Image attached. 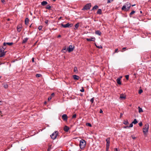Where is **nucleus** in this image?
Segmentation results:
<instances>
[{
	"label": "nucleus",
	"mask_w": 151,
	"mask_h": 151,
	"mask_svg": "<svg viewBox=\"0 0 151 151\" xmlns=\"http://www.w3.org/2000/svg\"><path fill=\"white\" fill-rule=\"evenodd\" d=\"M131 4L129 2H127L125 5H124L122 8V10L128 11L131 7Z\"/></svg>",
	"instance_id": "nucleus-1"
},
{
	"label": "nucleus",
	"mask_w": 151,
	"mask_h": 151,
	"mask_svg": "<svg viewBox=\"0 0 151 151\" xmlns=\"http://www.w3.org/2000/svg\"><path fill=\"white\" fill-rule=\"evenodd\" d=\"M86 144V141L83 139L80 141L79 146L81 149H83L85 147Z\"/></svg>",
	"instance_id": "nucleus-2"
},
{
	"label": "nucleus",
	"mask_w": 151,
	"mask_h": 151,
	"mask_svg": "<svg viewBox=\"0 0 151 151\" xmlns=\"http://www.w3.org/2000/svg\"><path fill=\"white\" fill-rule=\"evenodd\" d=\"M149 127V125L148 124H146L144 127L143 128V132L144 134H146L148 131V129Z\"/></svg>",
	"instance_id": "nucleus-3"
},
{
	"label": "nucleus",
	"mask_w": 151,
	"mask_h": 151,
	"mask_svg": "<svg viewBox=\"0 0 151 151\" xmlns=\"http://www.w3.org/2000/svg\"><path fill=\"white\" fill-rule=\"evenodd\" d=\"M58 132L57 131H55L50 135L51 138L53 139H55L58 134Z\"/></svg>",
	"instance_id": "nucleus-4"
},
{
	"label": "nucleus",
	"mask_w": 151,
	"mask_h": 151,
	"mask_svg": "<svg viewBox=\"0 0 151 151\" xmlns=\"http://www.w3.org/2000/svg\"><path fill=\"white\" fill-rule=\"evenodd\" d=\"M61 25L64 28H69L72 27L73 24H69V23H68L65 24H61Z\"/></svg>",
	"instance_id": "nucleus-5"
},
{
	"label": "nucleus",
	"mask_w": 151,
	"mask_h": 151,
	"mask_svg": "<svg viewBox=\"0 0 151 151\" xmlns=\"http://www.w3.org/2000/svg\"><path fill=\"white\" fill-rule=\"evenodd\" d=\"M91 6V3L87 4L83 8L82 10H88L90 9Z\"/></svg>",
	"instance_id": "nucleus-6"
},
{
	"label": "nucleus",
	"mask_w": 151,
	"mask_h": 151,
	"mask_svg": "<svg viewBox=\"0 0 151 151\" xmlns=\"http://www.w3.org/2000/svg\"><path fill=\"white\" fill-rule=\"evenodd\" d=\"M74 49V46H73L72 45H70L68 48L67 50H68L69 52H71Z\"/></svg>",
	"instance_id": "nucleus-7"
},
{
	"label": "nucleus",
	"mask_w": 151,
	"mask_h": 151,
	"mask_svg": "<svg viewBox=\"0 0 151 151\" xmlns=\"http://www.w3.org/2000/svg\"><path fill=\"white\" fill-rule=\"evenodd\" d=\"M62 118L64 121H67L68 117L66 114H64L62 116Z\"/></svg>",
	"instance_id": "nucleus-8"
},
{
	"label": "nucleus",
	"mask_w": 151,
	"mask_h": 151,
	"mask_svg": "<svg viewBox=\"0 0 151 151\" xmlns=\"http://www.w3.org/2000/svg\"><path fill=\"white\" fill-rule=\"evenodd\" d=\"M110 138H108L107 139H106V146L109 147V146H110Z\"/></svg>",
	"instance_id": "nucleus-9"
},
{
	"label": "nucleus",
	"mask_w": 151,
	"mask_h": 151,
	"mask_svg": "<svg viewBox=\"0 0 151 151\" xmlns=\"http://www.w3.org/2000/svg\"><path fill=\"white\" fill-rule=\"evenodd\" d=\"M95 40V37H91V38H87L86 40L88 41H94Z\"/></svg>",
	"instance_id": "nucleus-10"
},
{
	"label": "nucleus",
	"mask_w": 151,
	"mask_h": 151,
	"mask_svg": "<svg viewBox=\"0 0 151 151\" xmlns=\"http://www.w3.org/2000/svg\"><path fill=\"white\" fill-rule=\"evenodd\" d=\"M64 131L65 132H68V130H69V127L66 126H65L64 128Z\"/></svg>",
	"instance_id": "nucleus-11"
},
{
	"label": "nucleus",
	"mask_w": 151,
	"mask_h": 151,
	"mask_svg": "<svg viewBox=\"0 0 151 151\" xmlns=\"http://www.w3.org/2000/svg\"><path fill=\"white\" fill-rule=\"evenodd\" d=\"M73 77L74 79L76 80H78L79 78V77L76 75H73Z\"/></svg>",
	"instance_id": "nucleus-12"
},
{
	"label": "nucleus",
	"mask_w": 151,
	"mask_h": 151,
	"mask_svg": "<svg viewBox=\"0 0 151 151\" xmlns=\"http://www.w3.org/2000/svg\"><path fill=\"white\" fill-rule=\"evenodd\" d=\"M47 4V2L46 1H43L41 2V5L43 6H45Z\"/></svg>",
	"instance_id": "nucleus-13"
},
{
	"label": "nucleus",
	"mask_w": 151,
	"mask_h": 151,
	"mask_svg": "<svg viewBox=\"0 0 151 151\" xmlns=\"http://www.w3.org/2000/svg\"><path fill=\"white\" fill-rule=\"evenodd\" d=\"M95 33L96 35H97L100 36L101 35V33L99 30H96L95 31Z\"/></svg>",
	"instance_id": "nucleus-14"
},
{
	"label": "nucleus",
	"mask_w": 151,
	"mask_h": 151,
	"mask_svg": "<svg viewBox=\"0 0 151 151\" xmlns=\"http://www.w3.org/2000/svg\"><path fill=\"white\" fill-rule=\"evenodd\" d=\"M120 98L121 99H125L126 98V96L122 94L120 95Z\"/></svg>",
	"instance_id": "nucleus-15"
},
{
	"label": "nucleus",
	"mask_w": 151,
	"mask_h": 151,
	"mask_svg": "<svg viewBox=\"0 0 151 151\" xmlns=\"http://www.w3.org/2000/svg\"><path fill=\"white\" fill-rule=\"evenodd\" d=\"M1 52V53L0 54V58L4 56L5 55L6 52Z\"/></svg>",
	"instance_id": "nucleus-16"
},
{
	"label": "nucleus",
	"mask_w": 151,
	"mask_h": 151,
	"mask_svg": "<svg viewBox=\"0 0 151 151\" xmlns=\"http://www.w3.org/2000/svg\"><path fill=\"white\" fill-rule=\"evenodd\" d=\"M120 80L121 79L120 78H118L116 79L117 82L118 84L120 85L121 84Z\"/></svg>",
	"instance_id": "nucleus-17"
},
{
	"label": "nucleus",
	"mask_w": 151,
	"mask_h": 151,
	"mask_svg": "<svg viewBox=\"0 0 151 151\" xmlns=\"http://www.w3.org/2000/svg\"><path fill=\"white\" fill-rule=\"evenodd\" d=\"M25 23L26 25H27L29 23V19L28 18H27L25 19Z\"/></svg>",
	"instance_id": "nucleus-18"
},
{
	"label": "nucleus",
	"mask_w": 151,
	"mask_h": 151,
	"mask_svg": "<svg viewBox=\"0 0 151 151\" xmlns=\"http://www.w3.org/2000/svg\"><path fill=\"white\" fill-rule=\"evenodd\" d=\"M79 27V23H77L75 25V27L74 28V30H76Z\"/></svg>",
	"instance_id": "nucleus-19"
},
{
	"label": "nucleus",
	"mask_w": 151,
	"mask_h": 151,
	"mask_svg": "<svg viewBox=\"0 0 151 151\" xmlns=\"http://www.w3.org/2000/svg\"><path fill=\"white\" fill-rule=\"evenodd\" d=\"M97 14H101L102 13V10L101 9H99L97 12Z\"/></svg>",
	"instance_id": "nucleus-20"
},
{
	"label": "nucleus",
	"mask_w": 151,
	"mask_h": 151,
	"mask_svg": "<svg viewBox=\"0 0 151 151\" xmlns=\"http://www.w3.org/2000/svg\"><path fill=\"white\" fill-rule=\"evenodd\" d=\"M28 39V38H25L23 40L22 43H24L25 42H27Z\"/></svg>",
	"instance_id": "nucleus-21"
},
{
	"label": "nucleus",
	"mask_w": 151,
	"mask_h": 151,
	"mask_svg": "<svg viewBox=\"0 0 151 151\" xmlns=\"http://www.w3.org/2000/svg\"><path fill=\"white\" fill-rule=\"evenodd\" d=\"M98 8V6L97 5H95L92 9L91 10L96 9Z\"/></svg>",
	"instance_id": "nucleus-22"
},
{
	"label": "nucleus",
	"mask_w": 151,
	"mask_h": 151,
	"mask_svg": "<svg viewBox=\"0 0 151 151\" xmlns=\"http://www.w3.org/2000/svg\"><path fill=\"white\" fill-rule=\"evenodd\" d=\"M64 50L66 51H67V50H66V47H63V48L62 50V51L63 52H65L64 51Z\"/></svg>",
	"instance_id": "nucleus-23"
},
{
	"label": "nucleus",
	"mask_w": 151,
	"mask_h": 151,
	"mask_svg": "<svg viewBox=\"0 0 151 151\" xmlns=\"http://www.w3.org/2000/svg\"><path fill=\"white\" fill-rule=\"evenodd\" d=\"M138 123V122L136 119H134L133 121L132 122V123L134 124H136Z\"/></svg>",
	"instance_id": "nucleus-24"
},
{
	"label": "nucleus",
	"mask_w": 151,
	"mask_h": 151,
	"mask_svg": "<svg viewBox=\"0 0 151 151\" xmlns=\"http://www.w3.org/2000/svg\"><path fill=\"white\" fill-rule=\"evenodd\" d=\"M48 10H50L51 9V7L50 5H47L45 7Z\"/></svg>",
	"instance_id": "nucleus-25"
},
{
	"label": "nucleus",
	"mask_w": 151,
	"mask_h": 151,
	"mask_svg": "<svg viewBox=\"0 0 151 151\" xmlns=\"http://www.w3.org/2000/svg\"><path fill=\"white\" fill-rule=\"evenodd\" d=\"M138 108L139 110V113H141L143 111L142 108H140V107H139Z\"/></svg>",
	"instance_id": "nucleus-26"
},
{
	"label": "nucleus",
	"mask_w": 151,
	"mask_h": 151,
	"mask_svg": "<svg viewBox=\"0 0 151 151\" xmlns=\"http://www.w3.org/2000/svg\"><path fill=\"white\" fill-rule=\"evenodd\" d=\"M135 13V11H132L129 14V16L130 17H131L132 15Z\"/></svg>",
	"instance_id": "nucleus-27"
},
{
	"label": "nucleus",
	"mask_w": 151,
	"mask_h": 151,
	"mask_svg": "<svg viewBox=\"0 0 151 151\" xmlns=\"http://www.w3.org/2000/svg\"><path fill=\"white\" fill-rule=\"evenodd\" d=\"M123 123L125 125H127L129 124V122L127 120H124V121Z\"/></svg>",
	"instance_id": "nucleus-28"
},
{
	"label": "nucleus",
	"mask_w": 151,
	"mask_h": 151,
	"mask_svg": "<svg viewBox=\"0 0 151 151\" xmlns=\"http://www.w3.org/2000/svg\"><path fill=\"white\" fill-rule=\"evenodd\" d=\"M4 87L5 88H7L8 87V85L6 83H4Z\"/></svg>",
	"instance_id": "nucleus-29"
},
{
	"label": "nucleus",
	"mask_w": 151,
	"mask_h": 151,
	"mask_svg": "<svg viewBox=\"0 0 151 151\" xmlns=\"http://www.w3.org/2000/svg\"><path fill=\"white\" fill-rule=\"evenodd\" d=\"M51 148V145H50L49 146L48 148L47 149V151H50Z\"/></svg>",
	"instance_id": "nucleus-30"
},
{
	"label": "nucleus",
	"mask_w": 151,
	"mask_h": 151,
	"mask_svg": "<svg viewBox=\"0 0 151 151\" xmlns=\"http://www.w3.org/2000/svg\"><path fill=\"white\" fill-rule=\"evenodd\" d=\"M17 31L18 32H20L21 31V29L20 27H17Z\"/></svg>",
	"instance_id": "nucleus-31"
},
{
	"label": "nucleus",
	"mask_w": 151,
	"mask_h": 151,
	"mask_svg": "<svg viewBox=\"0 0 151 151\" xmlns=\"http://www.w3.org/2000/svg\"><path fill=\"white\" fill-rule=\"evenodd\" d=\"M41 76V75L39 74H37L36 75V77L37 78L40 77Z\"/></svg>",
	"instance_id": "nucleus-32"
},
{
	"label": "nucleus",
	"mask_w": 151,
	"mask_h": 151,
	"mask_svg": "<svg viewBox=\"0 0 151 151\" xmlns=\"http://www.w3.org/2000/svg\"><path fill=\"white\" fill-rule=\"evenodd\" d=\"M5 48H6V47H5V48L3 47L0 50V52H4V50L5 49Z\"/></svg>",
	"instance_id": "nucleus-33"
},
{
	"label": "nucleus",
	"mask_w": 151,
	"mask_h": 151,
	"mask_svg": "<svg viewBox=\"0 0 151 151\" xmlns=\"http://www.w3.org/2000/svg\"><path fill=\"white\" fill-rule=\"evenodd\" d=\"M86 125L87 126L90 127H91L92 126L91 124L90 123H87L86 124Z\"/></svg>",
	"instance_id": "nucleus-34"
},
{
	"label": "nucleus",
	"mask_w": 151,
	"mask_h": 151,
	"mask_svg": "<svg viewBox=\"0 0 151 151\" xmlns=\"http://www.w3.org/2000/svg\"><path fill=\"white\" fill-rule=\"evenodd\" d=\"M77 68L76 67H75L74 69V72H76L77 71Z\"/></svg>",
	"instance_id": "nucleus-35"
},
{
	"label": "nucleus",
	"mask_w": 151,
	"mask_h": 151,
	"mask_svg": "<svg viewBox=\"0 0 151 151\" xmlns=\"http://www.w3.org/2000/svg\"><path fill=\"white\" fill-rule=\"evenodd\" d=\"M6 44L9 45H11L13 44V43L12 42H6Z\"/></svg>",
	"instance_id": "nucleus-36"
},
{
	"label": "nucleus",
	"mask_w": 151,
	"mask_h": 151,
	"mask_svg": "<svg viewBox=\"0 0 151 151\" xmlns=\"http://www.w3.org/2000/svg\"><path fill=\"white\" fill-rule=\"evenodd\" d=\"M42 26H39L38 29L39 30H42Z\"/></svg>",
	"instance_id": "nucleus-37"
},
{
	"label": "nucleus",
	"mask_w": 151,
	"mask_h": 151,
	"mask_svg": "<svg viewBox=\"0 0 151 151\" xmlns=\"http://www.w3.org/2000/svg\"><path fill=\"white\" fill-rule=\"evenodd\" d=\"M95 45L96 46V47H97V48H102V46L101 45H100V46H97L96 45V44H95Z\"/></svg>",
	"instance_id": "nucleus-38"
},
{
	"label": "nucleus",
	"mask_w": 151,
	"mask_h": 151,
	"mask_svg": "<svg viewBox=\"0 0 151 151\" xmlns=\"http://www.w3.org/2000/svg\"><path fill=\"white\" fill-rule=\"evenodd\" d=\"M143 92V91L142 89H141L139 90V91L138 93L139 94H140L141 93Z\"/></svg>",
	"instance_id": "nucleus-39"
},
{
	"label": "nucleus",
	"mask_w": 151,
	"mask_h": 151,
	"mask_svg": "<svg viewBox=\"0 0 151 151\" xmlns=\"http://www.w3.org/2000/svg\"><path fill=\"white\" fill-rule=\"evenodd\" d=\"M114 0H107V3H110L113 1Z\"/></svg>",
	"instance_id": "nucleus-40"
},
{
	"label": "nucleus",
	"mask_w": 151,
	"mask_h": 151,
	"mask_svg": "<svg viewBox=\"0 0 151 151\" xmlns=\"http://www.w3.org/2000/svg\"><path fill=\"white\" fill-rule=\"evenodd\" d=\"M125 78L127 80H128L129 79V75H127L125 76Z\"/></svg>",
	"instance_id": "nucleus-41"
},
{
	"label": "nucleus",
	"mask_w": 151,
	"mask_h": 151,
	"mask_svg": "<svg viewBox=\"0 0 151 151\" xmlns=\"http://www.w3.org/2000/svg\"><path fill=\"white\" fill-rule=\"evenodd\" d=\"M133 123H132V122L130 124L129 126V127H132L133 126Z\"/></svg>",
	"instance_id": "nucleus-42"
},
{
	"label": "nucleus",
	"mask_w": 151,
	"mask_h": 151,
	"mask_svg": "<svg viewBox=\"0 0 151 151\" xmlns=\"http://www.w3.org/2000/svg\"><path fill=\"white\" fill-rule=\"evenodd\" d=\"M94 101V98H93L92 99H91L90 100V101L92 103Z\"/></svg>",
	"instance_id": "nucleus-43"
},
{
	"label": "nucleus",
	"mask_w": 151,
	"mask_h": 151,
	"mask_svg": "<svg viewBox=\"0 0 151 151\" xmlns=\"http://www.w3.org/2000/svg\"><path fill=\"white\" fill-rule=\"evenodd\" d=\"M80 91L81 92H83L84 91V89L83 87H82V89H81Z\"/></svg>",
	"instance_id": "nucleus-44"
},
{
	"label": "nucleus",
	"mask_w": 151,
	"mask_h": 151,
	"mask_svg": "<svg viewBox=\"0 0 151 151\" xmlns=\"http://www.w3.org/2000/svg\"><path fill=\"white\" fill-rule=\"evenodd\" d=\"M76 114H74L72 116V118L73 119L75 118L76 117Z\"/></svg>",
	"instance_id": "nucleus-45"
},
{
	"label": "nucleus",
	"mask_w": 151,
	"mask_h": 151,
	"mask_svg": "<svg viewBox=\"0 0 151 151\" xmlns=\"http://www.w3.org/2000/svg\"><path fill=\"white\" fill-rule=\"evenodd\" d=\"M139 126L141 127L142 126V122H141L139 123Z\"/></svg>",
	"instance_id": "nucleus-46"
},
{
	"label": "nucleus",
	"mask_w": 151,
	"mask_h": 151,
	"mask_svg": "<svg viewBox=\"0 0 151 151\" xmlns=\"http://www.w3.org/2000/svg\"><path fill=\"white\" fill-rule=\"evenodd\" d=\"M118 51V49H117V48L115 50V52L114 53H116V52H117Z\"/></svg>",
	"instance_id": "nucleus-47"
},
{
	"label": "nucleus",
	"mask_w": 151,
	"mask_h": 151,
	"mask_svg": "<svg viewBox=\"0 0 151 151\" xmlns=\"http://www.w3.org/2000/svg\"><path fill=\"white\" fill-rule=\"evenodd\" d=\"M1 1L2 3H3L4 4L5 2L4 0H1Z\"/></svg>",
	"instance_id": "nucleus-48"
},
{
	"label": "nucleus",
	"mask_w": 151,
	"mask_h": 151,
	"mask_svg": "<svg viewBox=\"0 0 151 151\" xmlns=\"http://www.w3.org/2000/svg\"><path fill=\"white\" fill-rule=\"evenodd\" d=\"M106 151H108V150H109V147L106 146Z\"/></svg>",
	"instance_id": "nucleus-49"
},
{
	"label": "nucleus",
	"mask_w": 151,
	"mask_h": 151,
	"mask_svg": "<svg viewBox=\"0 0 151 151\" xmlns=\"http://www.w3.org/2000/svg\"><path fill=\"white\" fill-rule=\"evenodd\" d=\"M48 22V21L47 20H46L45 21V23L46 24H47Z\"/></svg>",
	"instance_id": "nucleus-50"
},
{
	"label": "nucleus",
	"mask_w": 151,
	"mask_h": 151,
	"mask_svg": "<svg viewBox=\"0 0 151 151\" xmlns=\"http://www.w3.org/2000/svg\"><path fill=\"white\" fill-rule=\"evenodd\" d=\"M35 58H32V62H34Z\"/></svg>",
	"instance_id": "nucleus-51"
},
{
	"label": "nucleus",
	"mask_w": 151,
	"mask_h": 151,
	"mask_svg": "<svg viewBox=\"0 0 151 151\" xmlns=\"http://www.w3.org/2000/svg\"><path fill=\"white\" fill-rule=\"evenodd\" d=\"M51 99H52L51 97L50 96V97H48V100H51Z\"/></svg>",
	"instance_id": "nucleus-52"
},
{
	"label": "nucleus",
	"mask_w": 151,
	"mask_h": 151,
	"mask_svg": "<svg viewBox=\"0 0 151 151\" xmlns=\"http://www.w3.org/2000/svg\"><path fill=\"white\" fill-rule=\"evenodd\" d=\"M132 138L133 139H135L136 138L135 137L133 136H132Z\"/></svg>",
	"instance_id": "nucleus-53"
},
{
	"label": "nucleus",
	"mask_w": 151,
	"mask_h": 151,
	"mask_svg": "<svg viewBox=\"0 0 151 151\" xmlns=\"http://www.w3.org/2000/svg\"><path fill=\"white\" fill-rule=\"evenodd\" d=\"M6 45H7V44H6V42H4L3 44V45L4 46H5Z\"/></svg>",
	"instance_id": "nucleus-54"
},
{
	"label": "nucleus",
	"mask_w": 151,
	"mask_h": 151,
	"mask_svg": "<svg viewBox=\"0 0 151 151\" xmlns=\"http://www.w3.org/2000/svg\"><path fill=\"white\" fill-rule=\"evenodd\" d=\"M123 115V114L122 113H121L120 114V117L121 118Z\"/></svg>",
	"instance_id": "nucleus-55"
},
{
	"label": "nucleus",
	"mask_w": 151,
	"mask_h": 151,
	"mask_svg": "<svg viewBox=\"0 0 151 151\" xmlns=\"http://www.w3.org/2000/svg\"><path fill=\"white\" fill-rule=\"evenodd\" d=\"M103 111L101 109H100V113H103Z\"/></svg>",
	"instance_id": "nucleus-56"
},
{
	"label": "nucleus",
	"mask_w": 151,
	"mask_h": 151,
	"mask_svg": "<svg viewBox=\"0 0 151 151\" xmlns=\"http://www.w3.org/2000/svg\"><path fill=\"white\" fill-rule=\"evenodd\" d=\"M129 126H124V128H129Z\"/></svg>",
	"instance_id": "nucleus-57"
},
{
	"label": "nucleus",
	"mask_w": 151,
	"mask_h": 151,
	"mask_svg": "<svg viewBox=\"0 0 151 151\" xmlns=\"http://www.w3.org/2000/svg\"><path fill=\"white\" fill-rule=\"evenodd\" d=\"M114 151H119L118 150V149L117 148H116L115 149Z\"/></svg>",
	"instance_id": "nucleus-58"
},
{
	"label": "nucleus",
	"mask_w": 151,
	"mask_h": 151,
	"mask_svg": "<svg viewBox=\"0 0 151 151\" xmlns=\"http://www.w3.org/2000/svg\"><path fill=\"white\" fill-rule=\"evenodd\" d=\"M54 95H55V94H54V93H52L51 94V96H54Z\"/></svg>",
	"instance_id": "nucleus-59"
},
{
	"label": "nucleus",
	"mask_w": 151,
	"mask_h": 151,
	"mask_svg": "<svg viewBox=\"0 0 151 151\" xmlns=\"http://www.w3.org/2000/svg\"><path fill=\"white\" fill-rule=\"evenodd\" d=\"M61 37V36L60 35H59L58 36V38H59V37Z\"/></svg>",
	"instance_id": "nucleus-60"
},
{
	"label": "nucleus",
	"mask_w": 151,
	"mask_h": 151,
	"mask_svg": "<svg viewBox=\"0 0 151 151\" xmlns=\"http://www.w3.org/2000/svg\"><path fill=\"white\" fill-rule=\"evenodd\" d=\"M126 47H123L122 48V50H126Z\"/></svg>",
	"instance_id": "nucleus-61"
},
{
	"label": "nucleus",
	"mask_w": 151,
	"mask_h": 151,
	"mask_svg": "<svg viewBox=\"0 0 151 151\" xmlns=\"http://www.w3.org/2000/svg\"><path fill=\"white\" fill-rule=\"evenodd\" d=\"M135 4H134V5H132V6H135Z\"/></svg>",
	"instance_id": "nucleus-62"
},
{
	"label": "nucleus",
	"mask_w": 151,
	"mask_h": 151,
	"mask_svg": "<svg viewBox=\"0 0 151 151\" xmlns=\"http://www.w3.org/2000/svg\"><path fill=\"white\" fill-rule=\"evenodd\" d=\"M140 13H141V14H142V11H140Z\"/></svg>",
	"instance_id": "nucleus-63"
},
{
	"label": "nucleus",
	"mask_w": 151,
	"mask_h": 151,
	"mask_svg": "<svg viewBox=\"0 0 151 151\" xmlns=\"http://www.w3.org/2000/svg\"><path fill=\"white\" fill-rule=\"evenodd\" d=\"M32 24H31L30 26V27H31V26H32Z\"/></svg>",
	"instance_id": "nucleus-64"
}]
</instances>
